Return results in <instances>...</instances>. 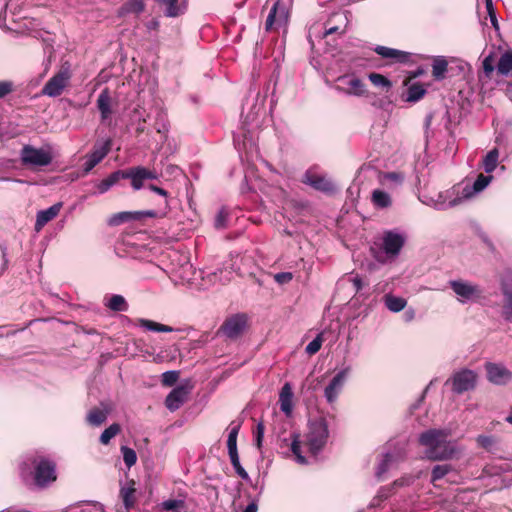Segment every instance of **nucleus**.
<instances>
[{
	"mask_svg": "<svg viewBox=\"0 0 512 512\" xmlns=\"http://www.w3.org/2000/svg\"><path fill=\"white\" fill-rule=\"evenodd\" d=\"M135 493L136 488L134 480H128L124 484H121L120 497L126 510H129L134 506L136 501Z\"/></svg>",
	"mask_w": 512,
	"mask_h": 512,
	"instance_id": "cd10ccee",
	"label": "nucleus"
},
{
	"mask_svg": "<svg viewBox=\"0 0 512 512\" xmlns=\"http://www.w3.org/2000/svg\"><path fill=\"white\" fill-rule=\"evenodd\" d=\"M374 51L384 59H389L393 63H408L412 54L402 50L377 45Z\"/></svg>",
	"mask_w": 512,
	"mask_h": 512,
	"instance_id": "5701e85b",
	"label": "nucleus"
},
{
	"mask_svg": "<svg viewBox=\"0 0 512 512\" xmlns=\"http://www.w3.org/2000/svg\"><path fill=\"white\" fill-rule=\"evenodd\" d=\"M476 442L478 446L490 452L496 448L498 441L496 437L491 435H479L476 438Z\"/></svg>",
	"mask_w": 512,
	"mask_h": 512,
	"instance_id": "603ef678",
	"label": "nucleus"
},
{
	"mask_svg": "<svg viewBox=\"0 0 512 512\" xmlns=\"http://www.w3.org/2000/svg\"><path fill=\"white\" fill-rule=\"evenodd\" d=\"M390 496V488L381 487L377 495L370 502L366 512H391L392 508L381 506V504Z\"/></svg>",
	"mask_w": 512,
	"mask_h": 512,
	"instance_id": "bb28decb",
	"label": "nucleus"
},
{
	"mask_svg": "<svg viewBox=\"0 0 512 512\" xmlns=\"http://www.w3.org/2000/svg\"><path fill=\"white\" fill-rule=\"evenodd\" d=\"M264 431H265L264 424L262 422H259L257 424L256 430L254 432L255 444H256L257 448H261V446H262Z\"/></svg>",
	"mask_w": 512,
	"mask_h": 512,
	"instance_id": "0e129e2a",
	"label": "nucleus"
},
{
	"mask_svg": "<svg viewBox=\"0 0 512 512\" xmlns=\"http://www.w3.org/2000/svg\"><path fill=\"white\" fill-rule=\"evenodd\" d=\"M241 428V423L232 421L229 426V434L227 439V448H228V454L235 453L237 451V437L239 430Z\"/></svg>",
	"mask_w": 512,
	"mask_h": 512,
	"instance_id": "a19ab883",
	"label": "nucleus"
},
{
	"mask_svg": "<svg viewBox=\"0 0 512 512\" xmlns=\"http://www.w3.org/2000/svg\"><path fill=\"white\" fill-rule=\"evenodd\" d=\"M448 62L443 56H437L433 60L432 75L436 80H442L447 72Z\"/></svg>",
	"mask_w": 512,
	"mask_h": 512,
	"instance_id": "79ce46f5",
	"label": "nucleus"
},
{
	"mask_svg": "<svg viewBox=\"0 0 512 512\" xmlns=\"http://www.w3.org/2000/svg\"><path fill=\"white\" fill-rule=\"evenodd\" d=\"M467 201L462 185H454L450 189L437 194L435 209L445 211L460 206Z\"/></svg>",
	"mask_w": 512,
	"mask_h": 512,
	"instance_id": "6e6552de",
	"label": "nucleus"
},
{
	"mask_svg": "<svg viewBox=\"0 0 512 512\" xmlns=\"http://www.w3.org/2000/svg\"><path fill=\"white\" fill-rule=\"evenodd\" d=\"M426 94V89L420 83H413L407 89L406 95L404 96V100L406 102L415 103L424 97Z\"/></svg>",
	"mask_w": 512,
	"mask_h": 512,
	"instance_id": "ea45409f",
	"label": "nucleus"
},
{
	"mask_svg": "<svg viewBox=\"0 0 512 512\" xmlns=\"http://www.w3.org/2000/svg\"><path fill=\"white\" fill-rule=\"evenodd\" d=\"M20 160L26 167L41 168L52 163L53 155L50 148H36L32 145H24L20 151Z\"/></svg>",
	"mask_w": 512,
	"mask_h": 512,
	"instance_id": "20e7f679",
	"label": "nucleus"
},
{
	"mask_svg": "<svg viewBox=\"0 0 512 512\" xmlns=\"http://www.w3.org/2000/svg\"><path fill=\"white\" fill-rule=\"evenodd\" d=\"M228 211L225 208H221L215 218V227L218 229L225 228L227 225Z\"/></svg>",
	"mask_w": 512,
	"mask_h": 512,
	"instance_id": "bf43d9fd",
	"label": "nucleus"
},
{
	"mask_svg": "<svg viewBox=\"0 0 512 512\" xmlns=\"http://www.w3.org/2000/svg\"><path fill=\"white\" fill-rule=\"evenodd\" d=\"M112 148V139L105 138L95 142L93 149L85 156L83 173L88 174L96 165H98L110 152Z\"/></svg>",
	"mask_w": 512,
	"mask_h": 512,
	"instance_id": "9d476101",
	"label": "nucleus"
},
{
	"mask_svg": "<svg viewBox=\"0 0 512 512\" xmlns=\"http://www.w3.org/2000/svg\"><path fill=\"white\" fill-rule=\"evenodd\" d=\"M334 89L349 96L362 97L366 95L364 82L354 74L341 75L336 79Z\"/></svg>",
	"mask_w": 512,
	"mask_h": 512,
	"instance_id": "1a4fd4ad",
	"label": "nucleus"
},
{
	"mask_svg": "<svg viewBox=\"0 0 512 512\" xmlns=\"http://www.w3.org/2000/svg\"><path fill=\"white\" fill-rule=\"evenodd\" d=\"M502 294L501 316L507 322H512V272H505L500 280Z\"/></svg>",
	"mask_w": 512,
	"mask_h": 512,
	"instance_id": "9b49d317",
	"label": "nucleus"
},
{
	"mask_svg": "<svg viewBox=\"0 0 512 512\" xmlns=\"http://www.w3.org/2000/svg\"><path fill=\"white\" fill-rule=\"evenodd\" d=\"M140 213H136V211H124L119 212L111 216L109 219V224L112 226H117L125 222L135 221L137 220V216Z\"/></svg>",
	"mask_w": 512,
	"mask_h": 512,
	"instance_id": "a18cd8bd",
	"label": "nucleus"
},
{
	"mask_svg": "<svg viewBox=\"0 0 512 512\" xmlns=\"http://www.w3.org/2000/svg\"><path fill=\"white\" fill-rule=\"evenodd\" d=\"M423 459L438 462L457 460L463 454V447L451 438V431L443 428H430L418 435Z\"/></svg>",
	"mask_w": 512,
	"mask_h": 512,
	"instance_id": "f257e3e1",
	"label": "nucleus"
},
{
	"mask_svg": "<svg viewBox=\"0 0 512 512\" xmlns=\"http://www.w3.org/2000/svg\"><path fill=\"white\" fill-rule=\"evenodd\" d=\"M499 163V150L493 148L490 150L482 160V166L487 174L492 173L498 166Z\"/></svg>",
	"mask_w": 512,
	"mask_h": 512,
	"instance_id": "58836bf2",
	"label": "nucleus"
},
{
	"mask_svg": "<svg viewBox=\"0 0 512 512\" xmlns=\"http://www.w3.org/2000/svg\"><path fill=\"white\" fill-rule=\"evenodd\" d=\"M140 171L142 173L143 179L146 180H155L158 178V173L154 170L147 169L143 166H139Z\"/></svg>",
	"mask_w": 512,
	"mask_h": 512,
	"instance_id": "774afa93",
	"label": "nucleus"
},
{
	"mask_svg": "<svg viewBox=\"0 0 512 512\" xmlns=\"http://www.w3.org/2000/svg\"><path fill=\"white\" fill-rule=\"evenodd\" d=\"M229 458H230L231 464H232L235 472L237 473V475L239 477H241L243 480L249 481L250 477H249L248 473L240 464L238 452L230 453Z\"/></svg>",
	"mask_w": 512,
	"mask_h": 512,
	"instance_id": "3c124183",
	"label": "nucleus"
},
{
	"mask_svg": "<svg viewBox=\"0 0 512 512\" xmlns=\"http://www.w3.org/2000/svg\"><path fill=\"white\" fill-rule=\"evenodd\" d=\"M72 77L71 64L65 61L61 64L58 72L48 80L42 88L41 93L49 97H57L62 94Z\"/></svg>",
	"mask_w": 512,
	"mask_h": 512,
	"instance_id": "423d86ee",
	"label": "nucleus"
},
{
	"mask_svg": "<svg viewBox=\"0 0 512 512\" xmlns=\"http://www.w3.org/2000/svg\"><path fill=\"white\" fill-rule=\"evenodd\" d=\"M155 129L160 134H167L169 131V124L166 119V115L162 112L158 113L155 121Z\"/></svg>",
	"mask_w": 512,
	"mask_h": 512,
	"instance_id": "5fc2aeb1",
	"label": "nucleus"
},
{
	"mask_svg": "<svg viewBox=\"0 0 512 512\" xmlns=\"http://www.w3.org/2000/svg\"><path fill=\"white\" fill-rule=\"evenodd\" d=\"M371 202L376 208L384 209L392 205V199L388 192L375 189L371 194Z\"/></svg>",
	"mask_w": 512,
	"mask_h": 512,
	"instance_id": "72a5a7b5",
	"label": "nucleus"
},
{
	"mask_svg": "<svg viewBox=\"0 0 512 512\" xmlns=\"http://www.w3.org/2000/svg\"><path fill=\"white\" fill-rule=\"evenodd\" d=\"M406 241L405 234L397 230L385 231L382 235V249L386 256L395 258L399 255Z\"/></svg>",
	"mask_w": 512,
	"mask_h": 512,
	"instance_id": "f8f14e48",
	"label": "nucleus"
},
{
	"mask_svg": "<svg viewBox=\"0 0 512 512\" xmlns=\"http://www.w3.org/2000/svg\"><path fill=\"white\" fill-rule=\"evenodd\" d=\"M96 105L100 112L101 122L110 125L113 114L114 101L107 88L103 89L98 95Z\"/></svg>",
	"mask_w": 512,
	"mask_h": 512,
	"instance_id": "6ab92c4d",
	"label": "nucleus"
},
{
	"mask_svg": "<svg viewBox=\"0 0 512 512\" xmlns=\"http://www.w3.org/2000/svg\"><path fill=\"white\" fill-rule=\"evenodd\" d=\"M453 466L451 464H437L431 470L430 482L435 485L438 480L443 479L446 475L452 472Z\"/></svg>",
	"mask_w": 512,
	"mask_h": 512,
	"instance_id": "c03bdc74",
	"label": "nucleus"
},
{
	"mask_svg": "<svg viewBox=\"0 0 512 512\" xmlns=\"http://www.w3.org/2000/svg\"><path fill=\"white\" fill-rule=\"evenodd\" d=\"M231 272L226 269H217L215 271H203L200 270L198 272L199 277L202 280L201 287L202 289H208L210 286L215 285L216 283H227L230 278L229 275Z\"/></svg>",
	"mask_w": 512,
	"mask_h": 512,
	"instance_id": "412c9836",
	"label": "nucleus"
},
{
	"mask_svg": "<svg viewBox=\"0 0 512 512\" xmlns=\"http://www.w3.org/2000/svg\"><path fill=\"white\" fill-rule=\"evenodd\" d=\"M322 346V338L321 335H318L316 338H314L305 348V351L309 355L316 354Z\"/></svg>",
	"mask_w": 512,
	"mask_h": 512,
	"instance_id": "13d9d810",
	"label": "nucleus"
},
{
	"mask_svg": "<svg viewBox=\"0 0 512 512\" xmlns=\"http://www.w3.org/2000/svg\"><path fill=\"white\" fill-rule=\"evenodd\" d=\"M15 89V85L13 81L3 80L0 81V99L6 97L10 93H12Z\"/></svg>",
	"mask_w": 512,
	"mask_h": 512,
	"instance_id": "680f3d73",
	"label": "nucleus"
},
{
	"mask_svg": "<svg viewBox=\"0 0 512 512\" xmlns=\"http://www.w3.org/2000/svg\"><path fill=\"white\" fill-rule=\"evenodd\" d=\"M485 370L487 379L495 385H506L512 380V372L501 363L487 362Z\"/></svg>",
	"mask_w": 512,
	"mask_h": 512,
	"instance_id": "f3484780",
	"label": "nucleus"
},
{
	"mask_svg": "<svg viewBox=\"0 0 512 512\" xmlns=\"http://www.w3.org/2000/svg\"><path fill=\"white\" fill-rule=\"evenodd\" d=\"M350 371V366H346L339 370L324 389V397L329 404H332L337 400L349 376Z\"/></svg>",
	"mask_w": 512,
	"mask_h": 512,
	"instance_id": "ddd939ff",
	"label": "nucleus"
},
{
	"mask_svg": "<svg viewBox=\"0 0 512 512\" xmlns=\"http://www.w3.org/2000/svg\"><path fill=\"white\" fill-rule=\"evenodd\" d=\"M161 506L166 511H178L180 508H182L183 501L177 499H169L163 501Z\"/></svg>",
	"mask_w": 512,
	"mask_h": 512,
	"instance_id": "052dcab7",
	"label": "nucleus"
},
{
	"mask_svg": "<svg viewBox=\"0 0 512 512\" xmlns=\"http://www.w3.org/2000/svg\"><path fill=\"white\" fill-rule=\"evenodd\" d=\"M494 62H495V59L492 54H489L483 60V70L487 76H490L493 73V71L495 70L496 67L494 65Z\"/></svg>",
	"mask_w": 512,
	"mask_h": 512,
	"instance_id": "e2e57ef3",
	"label": "nucleus"
},
{
	"mask_svg": "<svg viewBox=\"0 0 512 512\" xmlns=\"http://www.w3.org/2000/svg\"><path fill=\"white\" fill-rule=\"evenodd\" d=\"M404 455L400 451H391L382 453L378 459L375 470V476L378 480H383L384 475L392 468H395L402 460Z\"/></svg>",
	"mask_w": 512,
	"mask_h": 512,
	"instance_id": "dca6fc26",
	"label": "nucleus"
},
{
	"mask_svg": "<svg viewBox=\"0 0 512 512\" xmlns=\"http://www.w3.org/2000/svg\"><path fill=\"white\" fill-rule=\"evenodd\" d=\"M293 278L292 273L290 272H280L275 274L274 279L278 284H286L290 282Z\"/></svg>",
	"mask_w": 512,
	"mask_h": 512,
	"instance_id": "338daca9",
	"label": "nucleus"
},
{
	"mask_svg": "<svg viewBox=\"0 0 512 512\" xmlns=\"http://www.w3.org/2000/svg\"><path fill=\"white\" fill-rule=\"evenodd\" d=\"M123 179H130L134 190H140L144 186L145 179H143L139 166L123 170Z\"/></svg>",
	"mask_w": 512,
	"mask_h": 512,
	"instance_id": "f704fd0d",
	"label": "nucleus"
},
{
	"mask_svg": "<svg viewBox=\"0 0 512 512\" xmlns=\"http://www.w3.org/2000/svg\"><path fill=\"white\" fill-rule=\"evenodd\" d=\"M120 179H123V170H117L111 173L108 177L103 179L97 184V189L100 194L106 193L112 188Z\"/></svg>",
	"mask_w": 512,
	"mask_h": 512,
	"instance_id": "4c0bfd02",
	"label": "nucleus"
},
{
	"mask_svg": "<svg viewBox=\"0 0 512 512\" xmlns=\"http://www.w3.org/2000/svg\"><path fill=\"white\" fill-rule=\"evenodd\" d=\"M247 325L246 316L243 314H236L227 318L219 329V333H222L229 339L238 338Z\"/></svg>",
	"mask_w": 512,
	"mask_h": 512,
	"instance_id": "2eb2a0df",
	"label": "nucleus"
},
{
	"mask_svg": "<svg viewBox=\"0 0 512 512\" xmlns=\"http://www.w3.org/2000/svg\"><path fill=\"white\" fill-rule=\"evenodd\" d=\"M492 180V175L479 174L472 185L466 184L462 186L464 195L466 196L467 200H471L477 194L482 192L492 182Z\"/></svg>",
	"mask_w": 512,
	"mask_h": 512,
	"instance_id": "393cba45",
	"label": "nucleus"
},
{
	"mask_svg": "<svg viewBox=\"0 0 512 512\" xmlns=\"http://www.w3.org/2000/svg\"><path fill=\"white\" fill-rule=\"evenodd\" d=\"M264 113V98L257 94L251 105L248 101L243 105L242 116L244 117V124H253Z\"/></svg>",
	"mask_w": 512,
	"mask_h": 512,
	"instance_id": "aec40b11",
	"label": "nucleus"
},
{
	"mask_svg": "<svg viewBox=\"0 0 512 512\" xmlns=\"http://www.w3.org/2000/svg\"><path fill=\"white\" fill-rule=\"evenodd\" d=\"M290 447H291V451H292L293 455L295 456V460L298 464H301V465L308 464V460L306 459L305 456H303L302 451H301V441H300L299 434L293 433L291 435Z\"/></svg>",
	"mask_w": 512,
	"mask_h": 512,
	"instance_id": "37998d69",
	"label": "nucleus"
},
{
	"mask_svg": "<svg viewBox=\"0 0 512 512\" xmlns=\"http://www.w3.org/2000/svg\"><path fill=\"white\" fill-rule=\"evenodd\" d=\"M329 438L328 424L325 418L318 417L308 422L305 445L308 452L316 457L325 447Z\"/></svg>",
	"mask_w": 512,
	"mask_h": 512,
	"instance_id": "7ed1b4c3",
	"label": "nucleus"
},
{
	"mask_svg": "<svg viewBox=\"0 0 512 512\" xmlns=\"http://www.w3.org/2000/svg\"><path fill=\"white\" fill-rule=\"evenodd\" d=\"M288 14L289 11L287 3H284L282 0H277L267 16L265 22L266 30L272 29L274 25H285L288 20Z\"/></svg>",
	"mask_w": 512,
	"mask_h": 512,
	"instance_id": "a211bd4d",
	"label": "nucleus"
},
{
	"mask_svg": "<svg viewBox=\"0 0 512 512\" xmlns=\"http://www.w3.org/2000/svg\"><path fill=\"white\" fill-rule=\"evenodd\" d=\"M121 431V427L117 423L111 424L106 428L100 435V443L103 445L109 444L112 438H114Z\"/></svg>",
	"mask_w": 512,
	"mask_h": 512,
	"instance_id": "8fccbe9b",
	"label": "nucleus"
},
{
	"mask_svg": "<svg viewBox=\"0 0 512 512\" xmlns=\"http://www.w3.org/2000/svg\"><path fill=\"white\" fill-rule=\"evenodd\" d=\"M450 288L455 293L457 300L462 304L475 302L481 298L483 290L477 284L465 280H451Z\"/></svg>",
	"mask_w": 512,
	"mask_h": 512,
	"instance_id": "0eeeda50",
	"label": "nucleus"
},
{
	"mask_svg": "<svg viewBox=\"0 0 512 512\" xmlns=\"http://www.w3.org/2000/svg\"><path fill=\"white\" fill-rule=\"evenodd\" d=\"M349 280L352 283L353 288L355 289V295L358 296L359 298L364 297L365 294L362 292V289L364 288L365 283L363 282L362 277L359 276L358 274H355L352 275Z\"/></svg>",
	"mask_w": 512,
	"mask_h": 512,
	"instance_id": "6e6d98bb",
	"label": "nucleus"
},
{
	"mask_svg": "<svg viewBox=\"0 0 512 512\" xmlns=\"http://www.w3.org/2000/svg\"><path fill=\"white\" fill-rule=\"evenodd\" d=\"M383 303L390 312L398 313L406 307L407 300L392 293H387L383 296Z\"/></svg>",
	"mask_w": 512,
	"mask_h": 512,
	"instance_id": "7c9ffc66",
	"label": "nucleus"
},
{
	"mask_svg": "<svg viewBox=\"0 0 512 512\" xmlns=\"http://www.w3.org/2000/svg\"><path fill=\"white\" fill-rule=\"evenodd\" d=\"M163 10L166 17L175 18L185 12V6L178 3V0H154Z\"/></svg>",
	"mask_w": 512,
	"mask_h": 512,
	"instance_id": "c85d7f7f",
	"label": "nucleus"
},
{
	"mask_svg": "<svg viewBox=\"0 0 512 512\" xmlns=\"http://www.w3.org/2000/svg\"><path fill=\"white\" fill-rule=\"evenodd\" d=\"M137 324L151 332H162V333H170L174 331V328L168 325H164L152 320L140 318L137 320Z\"/></svg>",
	"mask_w": 512,
	"mask_h": 512,
	"instance_id": "e433bc0d",
	"label": "nucleus"
},
{
	"mask_svg": "<svg viewBox=\"0 0 512 512\" xmlns=\"http://www.w3.org/2000/svg\"><path fill=\"white\" fill-rule=\"evenodd\" d=\"M332 18L335 19L338 23L343 24V27L347 26L348 16H347L346 12L335 13V14H333ZM330 21L331 20H329L324 25V27H322L321 24H314L309 28L308 40L312 47L314 46L315 40H322V39L328 37L329 35H332L335 33L341 34L344 32L345 28L341 29L340 25H330Z\"/></svg>",
	"mask_w": 512,
	"mask_h": 512,
	"instance_id": "39448f33",
	"label": "nucleus"
},
{
	"mask_svg": "<svg viewBox=\"0 0 512 512\" xmlns=\"http://www.w3.org/2000/svg\"><path fill=\"white\" fill-rule=\"evenodd\" d=\"M189 391L188 389L183 386H177L175 387L166 397L165 399V405L168 410L170 411H176L178 410L183 403L187 400Z\"/></svg>",
	"mask_w": 512,
	"mask_h": 512,
	"instance_id": "b1692460",
	"label": "nucleus"
},
{
	"mask_svg": "<svg viewBox=\"0 0 512 512\" xmlns=\"http://www.w3.org/2000/svg\"><path fill=\"white\" fill-rule=\"evenodd\" d=\"M121 453L123 456V461L128 468H131L133 465L136 464L137 455H136V452L132 448H129L127 446H122Z\"/></svg>",
	"mask_w": 512,
	"mask_h": 512,
	"instance_id": "864d4df0",
	"label": "nucleus"
},
{
	"mask_svg": "<svg viewBox=\"0 0 512 512\" xmlns=\"http://www.w3.org/2000/svg\"><path fill=\"white\" fill-rule=\"evenodd\" d=\"M104 305L114 312H125L129 307L126 299L119 294H113L110 297H105Z\"/></svg>",
	"mask_w": 512,
	"mask_h": 512,
	"instance_id": "2f4dec72",
	"label": "nucleus"
},
{
	"mask_svg": "<svg viewBox=\"0 0 512 512\" xmlns=\"http://www.w3.org/2000/svg\"><path fill=\"white\" fill-rule=\"evenodd\" d=\"M368 79L374 86L382 88L386 91H389L392 88L391 80L382 74L370 73L368 74Z\"/></svg>",
	"mask_w": 512,
	"mask_h": 512,
	"instance_id": "de8ad7c7",
	"label": "nucleus"
},
{
	"mask_svg": "<svg viewBox=\"0 0 512 512\" xmlns=\"http://www.w3.org/2000/svg\"><path fill=\"white\" fill-rule=\"evenodd\" d=\"M33 472L29 471L26 463L20 467V475L25 482L30 480L38 488H45L57 479L56 465L45 457H37L32 461Z\"/></svg>",
	"mask_w": 512,
	"mask_h": 512,
	"instance_id": "f03ea898",
	"label": "nucleus"
},
{
	"mask_svg": "<svg viewBox=\"0 0 512 512\" xmlns=\"http://www.w3.org/2000/svg\"><path fill=\"white\" fill-rule=\"evenodd\" d=\"M179 378V372L175 370L166 371L162 374V384L164 386H173Z\"/></svg>",
	"mask_w": 512,
	"mask_h": 512,
	"instance_id": "4d7b16f0",
	"label": "nucleus"
},
{
	"mask_svg": "<svg viewBox=\"0 0 512 512\" xmlns=\"http://www.w3.org/2000/svg\"><path fill=\"white\" fill-rule=\"evenodd\" d=\"M107 416L106 410L94 408L87 414V422L92 426H100L106 421Z\"/></svg>",
	"mask_w": 512,
	"mask_h": 512,
	"instance_id": "49530a36",
	"label": "nucleus"
},
{
	"mask_svg": "<svg viewBox=\"0 0 512 512\" xmlns=\"http://www.w3.org/2000/svg\"><path fill=\"white\" fill-rule=\"evenodd\" d=\"M496 69L502 76H509L512 73V50H508L500 56Z\"/></svg>",
	"mask_w": 512,
	"mask_h": 512,
	"instance_id": "c9c22d12",
	"label": "nucleus"
},
{
	"mask_svg": "<svg viewBox=\"0 0 512 512\" xmlns=\"http://www.w3.org/2000/svg\"><path fill=\"white\" fill-rule=\"evenodd\" d=\"M405 176L401 172H385L379 176V181L383 186L396 188L402 185Z\"/></svg>",
	"mask_w": 512,
	"mask_h": 512,
	"instance_id": "473e14b6",
	"label": "nucleus"
},
{
	"mask_svg": "<svg viewBox=\"0 0 512 512\" xmlns=\"http://www.w3.org/2000/svg\"><path fill=\"white\" fill-rule=\"evenodd\" d=\"M192 269L191 264L188 262V260L185 258L184 263L181 265L179 270H174V272L179 274V277L182 280L190 281L191 279L187 276V272Z\"/></svg>",
	"mask_w": 512,
	"mask_h": 512,
	"instance_id": "69168bd1",
	"label": "nucleus"
},
{
	"mask_svg": "<svg viewBox=\"0 0 512 512\" xmlns=\"http://www.w3.org/2000/svg\"><path fill=\"white\" fill-rule=\"evenodd\" d=\"M293 391L290 383H285L279 394L280 409L286 415H290L293 409Z\"/></svg>",
	"mask_w": 512,
	"mask_h": 512,
	"instance_id": "c756f323",
	"label": "nucleus"
},
{
	"mask_svg": "<svg viewBox=\"0 0 512 512\" xmlns=\"http://www.w3.org/2000/svg\"><path fill=\"white\" fill-rule=\"evenodd\" d=\"M62 202H57L47 209L40 210L36 215L35 230L41 231L42 228L60 213Z\"/></svg>",
	"mask_w": 512,
	"mask_h": 512,
	"instance_id": "a878e982",
	"label": "nucleus"
},
{
	"mask_svg": "<svg viewBox=\"0 0 512 512\" xmlns=\"http://www.w3.org/2000/svg\"><path fill=\"white\" fill-rule=\"evenodd\" d=\"M477 375L470 369H462L455 372L451 378L452 390L457 394H462L472 390L476 385Z\"/></svg>",
	"mask_w": 512,
	"mask_h": 512,
	"instance_id": "4468645a",
	"label": "nucleus"
},
{
	"mask_svg": "<svg viewBox=\"0 0 512 512\" xmlns=\"http://www.w3.org/2000/svg\"><path fill=\"white\" fill-rule=\"evenodd\" d=\"M302 182L311 186L315 190L325 193H332L335 190L334 184L330 180L311 170L306 171Z\"/></svg>",
	"mask_w": 512,
	"mask_h": 512,
	"instance_id": "4be33fe9",
	"label": "nucleus"
},
{
	"mask_svg": "<svg viewBox=\"0 0 512 512\" xmlns=\"http://www.w3.org/2000/svg\"><path fill=\"white\" fill-rule=\"evenodd\" d=\"M145 5L142 0H130L126 2L120 9V14L135 13L139 14L144 11Z\"/></svg>",
	"mask_w": 512,
	"mask_h": 512,
	"instance_id": "09e8293b",
	"label": "nucleus"
}]
</instances>
